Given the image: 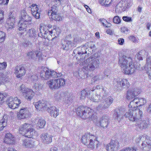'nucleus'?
<instances>
[{
  "mask_svg": "<svg viewBox=\"0 0 151 151\" xmlns=\"http://www.w3.org/2000/svg\"><path fill=\"white\" fill-rule=\"evenodd\" d=\"M55 97L56 100L63 102V98L65 97V94L63 92L57 93L55 94Z\"/></svg>",
  "mask_w": 151,
  "mask_h": 151,
  "instance_id": "nucleus-42",
  "label": "nucleus"
},
{
  "mask_svg": "<svg viewBox=\"0 0 151 151\" xmlns=\"http://www.w3.org/2000/svg\"><path fill=\"white\" fill-rule=\"evenodd\" d=\"M40 32L38 33L39 37L44 38L47 37V33L48 32V30H45L43 27H40Z\"/></svg>",
  "mask_w": 151,
  "mask_h": 151,
  "instance_id": "nucleus-40",
  "label": "nucleus"
},
{
  "mask_svg": "<svg viewBox=\"0 0 151 151\" xmlns=\"http://www.w3.org/2000/svg\"><path fill=\"white\" fill-rule=\"evenodd\" d=\"M62 46L61 48L64 50H68L74 46L73 45L72 42L70 40H65L62 43Z\"/></svg>",
  "mask_w": 151,
  "mask_h": 151,
  "instance_id": "nucleus-29",
  "label": "nucleus"
},
{
  "mask_svg": "<svg viewBox=\"0 0 151 151\" xmlns=\"http://www.w3.org/2000/svg\"><path fill=\"white\" fill-rule=\"evenodd\" d=\"M58 80V83L59 88L60 86H64L65 84V80L63 78H59L57 79Z\"/></svg>",
  "mask_w": 151,
  "mask_h": 151,
  "instance_id": "nucleus-48",
  "label": "nucleus"
},
{
  "mask_svg": "<svg viewBox=\"0 0 151 151\" xmlns=\"http://www.w3.org/2000/svg\"><path fill=\"white\" fill-rule=\"evenodd\" d=\"M4 141L5 143L7 144H11L14 143V138L10 133L6 134Z\"/></svg>",
  "mask_w": 151,
  "mask_h": 151,
  "instance_id": "nucleus-35",
  "label": "nucleus"
},
{
  "mask_svg": "<svg viewBox=\"0 0 151 151\" xmlns=\"http://www.w3.org/2000/svg\"><path fill=\"white\" fill-rule=\"evenodd\" d=\"M22 15L20 20V22H24L27 23V24L31 23L32 18L27 14V13L24 11H22L21 12Z\"/></svg>",
  "mask_w": 151,
  "mask_h": 151,
  "instance_id": "nucleus-23",
  "label": "nucleus"
},
{
  "mask_svg": "<svg viewBox=\"0 0 151 151\" xmlns=\"http://www.w3.org/2000/svg\"><path fill=\"white\" fill-rule=\"evenodd\" d=\"M4 18V12L1 10H0V24L3 22Z\"/></svg>",
  "mask_w": 151,
  "mask_h": 151,
  "instance_id": "nucleus-59",
  "label": "nucleus"
},
{
  "mask_svg": "<svg viewBox=\"0 0 151 151\" xmlns=\"http://www.w3.org/2000/svg\"><path fill=\"white\" fill-rule=\"evenodd\" d=\"M53 39L52 38L50 41L49 40L48 41L46 40L44 42V45L46 46H48L49 45H50L51 46H53V43L52 42V41H53Z\"/></svg>",
  "mask_w": 151,
  "mask_h": 151,
  "instance_id": "nucleus-64",
  "label": "nucleus"
},
{
  "mask_svg": "<svg viewBox=\"0 0 151 151\" xmlns=\"http://www.w3.org/2000/svg\"><path fill=\"white\" fill-rule=\"evenodd\" d=\"M6 66L7 64L6 62H4L2 63H0V70L5 69Z\"/></svg>",
  "mask_w": 151,
  "mask_h": 151,
  "instance_id": "nucleus-58",
  "label": "nucleus"
},
{
  "mask_svg": "<svg viewBox=\"0 0 151 151\" xmlns=\"http://www.w3.org/2000/svg\"><path fill=\"white\" fill-rule=\"evenodd\" d=\"M6 126V124L4 121H0V131L2 130Z\"/></svg>",
  "mask_w": 151,
  "mask_h": 151,
  "instance_id": "nucleus-63",
  "label": "nucleus"
},
{
  "mask_svg": "<svg viewBox=\"0 0 151 151\" xmlns=\"http://www.w3.org/2000/svg\"><path fill=\"white\" fill-rule=\"evenodd\" d=\"M31 25V23H29V24L24 22H20V21H19L18 24L19 29V31H24H24H25L27 30V28H28L29 26Z\"/></svg>",
  "mask_w": 151,
  "mask_h": 151,
  "instance_id": "nucleus-36",
  "label": "nucleus"
},
{
  "mask_svg": "<svg viewBox=\"0 0 151 151\" xmlns=\"http://www.w3.org/2000/svg\"><path fill=\"white\" fill-rule=\"evenodd\" d=\"M89 43L87 42L83 45V47H79L77 48L76 50L73 51V53L78 54L79 55H83L86 53V49L88 46Z\"/></svg>",
  "mask_w": 151,
  "mask_h": 151,
  "instance_id": "nucleus-20",
  "label": "nucleus"
},
{
  "mask_svg": "<svg viewBox=\"0 0 151 151\" xmlns=\"http://www.w3.org/2000/svg\"><path fill=\"white\" fill-rule=\"evenodd\" d=\"M36 57L38 58V60L39 61H40L42 60V53L40 52L37 51V54Z\"/></svg>",
  "mask_w": 151,
  "mask_h": 151,
  "instance_id": "nucleus-60",
  "label": "nucleus"
},
{
  "mask_svg": "<svg viewBox=\"0 0 151 151\" xmlns=\"http://www.w3.org/2000/svg\"><path fill=\"white\" fill-rule=\"evenodd\" d=\"M106 97L104 99H102V101L104 100L103 102V104H99L97 107L98 110L108 108L113 103V98L110 96L106 98Z\"/></svg>",
  "mask_w": 151,
  "mask_h": 151,
  "instance_id": "nucleus-10",
  "label": "nucleus"
},
{
  "mask_svg": "<svg viewBox=\"0 0 151 151\" xmlns=\"http://www.w3.org/2000/svg\"><path fill=\"white\" fill-rule=\"evenodd\" d=\"M52 136L47 133L42 134L40 135V138L42 142L46 144H48L52 141Z\"/></svg>",
  "mask_w": 151,
  "mask_h": 151,
  "instance_id": "nucleus-24",
  "label": "nucleus"
},
{
  "mask_svg": "<svg viewBox=\"0 0 151 151\" xmlns=\"http://www.w3.org/2000/svg\"><path fill=\"white\" fill-rule=\"evenodd\" d=\"M9 72L4 73L0 72V85L2 83L8 82L9 81Z\"/></svg>",
  "mask_w": 151,
  "mask_h": 151,
  "instance_id": "nucleus-27",
  "label": "nucleus"
},
{
  "mask_svg": "<svg viewBox=\"0 0 151 151\" xmlns=\"http://www.w3.org/2000/svg\"><path fill=\"white\" fill-rule=\"evenodd\" d=\"M94 55L91 56L84 61L85 63L87 64L83 67V70L86 76V77L90 76L89 72L93 71L99 67L100 62L99 60L95 58Z\"/></svg>",
  "mask_w": 151,
  "mask_h": 151,
  "instance_id": "nucleus-3",
  "label": "nucleus"
},
{
  "mask_svg": "<svg viewBox=\"0 0 151 151\" xmlns=\"http://www.w3.org/2000/svg\"><path fill=\"white\" fill-rule=\"evenodd\" d=\"M137 100V103L138 106H141L144 105L146 103V100L145 98L136 99Z\"/></svg>",
  "mask_w": 151,
  "mask_h": 151,
  "instance_id": "nucleus-47",
  "label": "nucleus"
},
{
  "mask_svg": "<svg viewBox=\"0 0 151 151\" xmlns=\"http://www.w3.org/2000/svg\"><path fill=\"white\" fill-rule=\"evenodd\" d=\"M148 125L147 121L142 119V117L139 118V119L136 122L135 124L136 128L140 130L145 129L148 127Z\"/></svg>",
  "mask_w": 151,
  "mask_h": 151,
  "instance_id": "nucleus-18",
  "label": "nucleus"
},
{
  "mask_svg": "<svg viewBox=\"0 0 151 151\" xmlns=\"http://www.w3.org/2000/svg\"><path fill=\"white\" fill-rule=\"evenodd\" d=\"M11 20V19H7L6 22L5 26L8 29H12L14 27L15 21H14L12 22Z\"/></svg>",
  "mask_w": 151,
  "mask_h": 151,
  "instance_id": "nucleus-43",
  "label": "nucleus"
},
{
  "mask_svg": "<svg viewBox=\"0 0 151 151\" xmlns=\"http://www.w3.org/2000/svg\"><path fill=\"white\" fill-rule=\"evenodd\" d=\"M40 76L42 79L46 80L51 77H58L61 76V73H58L53 70H50L47 68H44L40 72Z\"/></svg>",
  "mask_w": 151,
  "mask_h": 151,
  "instance_id": "nucleus-6",
  "label": "nucleus"
},
{
  "mask_svg": "<svg viewBox=\"0 0 151 151\" xmlns=\"http://www.w3.org/2000/svg\"><path fill=\"white\" fill-rule=\"evenodd\" d=\"M23 146L26 148H32L35 146V142L33 140H25L22 142Z\"/></svg>",
  "mask_w": 151,
  "mask_h": 151,
  "instance_id": "nucleus-25",
  "label": "nucleus"
},
{
  "mask_svg": "<svg viewBox=\"0 0 151 151\" xmlns=\"http://www.w3.org/2000/svg\"><path fill=\"white\" fill-rule=\"evenodd\" d=\"M138 106L137 100L136 99H134L133 101H131L129 105V109H132V110L137 109L136 108Z\"/></svg>",
  "mask_w": 151,
  "mask_h": 151,
  "instance_id": "nucleus-41",
  "label": "nucleus"
},
{
  "mask_svg": "<svg viewBox=\"0 0 151 151\" xmlns=\"http://www.w3.org/2000/svg\"><path fill=\"white\" fill-rule=\"evenodd\" d=\"M7 101L9 107L13 109L17 108L21 102V100L18 99L17 97L13 98L12 97L9 98Z\"/></svg>",
  "mask_w": 151,
  "mask_h": 151,
  "instance_id": "nucleus-11",
  "label": "nucleus"
},
{
  "mask_svg": "<svg viewBox=\"0 0 151 151\" xmlns=\"http://www.w3.org/2000/svg\"><path fill=\"white\" fill-rule=\"evenodd\" d=\"M57 79H52L48 81L47 83L51 89H56L59 88V86Z\"/></svg>",
  "mask_w": 151,
  "mask_h": 151,
  "instance_id": "nucleus-33",
  "label": "nucleus"
},
{
  "mask_svg": "<svg viewBox=\"0 0 151 151\" xmlns=\"http://www.w3.org/2000/svg\"><path fill=\"white\" fill-rule=\"evenodd\" d=\"M6 95L5 93H0V100L1 101V103L3 102L4 98L6 97Z\"/></svg>",
  "mask_w": 151,
  "mask_h": 151,
  "instance_id": "nucleus-62",
  "label": "nucleus"
},
{
  "mask_svg": "<svg viewBox=\"0 0 151 151\" xmlns=\"http://www.w3.org/2000/svg\"><path fill=\"white\" fill-rule=\"evenodd\" d=\"M17 117L19 119L27 118L29 115V111L27 108L21 109L17 113Z\"/></svg>",
  "mask_w": 151,
  "mask_h": 151,
  "instance_id": "nucleus-19",
  "label": "nucleus"
},
{
  "mask_svg": "<svg viewBox=\"0 0 151 151\" xmlns=\"http://www.w3.org/2000/svg\"><path fill=\"white\" fill-rule=\"evenodd\" d=\"M113 22L116 24H119L121 22V20L118 16H114L113 19Z\"/></svg>",
  "mask_w": 151,
  "mask_h": 151,
  "instance_id": "nucleus-50",
  "label": "nucleus"
},
{
  "mask_svg": "<svg viewBox=\"0 0 151 151\" xmlns=\"http://www.w3.org/2000/svg\"><path fill=\"white\" fill-rule=\"evenodd\" d=\"M129 83L128 80L125 79H119L116 81L115 88L118 90H122L124 88H128Z\"/></svg>",
  "mask_w": 151,
  "mask_h": 151,
  "instance_id": "nucleus-8",
  "label": "nucleus"
},
{
  "mask_svg": "<svg viewBox=\"0 0 151 151\" xmlns=\"http://www.w3.org/2000/svg\"><path fill=\"white\" fill-rule=\"evenodd\" d=\"M28 89V88H27L26 87H25L24 85L22 84L21 86L19 88V90L21 92H22L24 93V94L26 93V91Z\"/></svg>",
  "mask_w": 151,
  "mask_h": 151,
  "instance_id": "nucleus-56",
  "label": "nucleus"
},
{
  "mask_svg": "<svg viewBox=\"0 0 151 151\" xmlns=\"http://www.w3.org/2000/svg\"><path fill=\"white\" fill-rule=\"evenodd\" d=\"M5 39V33L4 32L0 31V42L4 41Z\"/></svg>",
  "mask_w": 151,
  "mask_h": 151,
  "instance_id": "nucleus-55",
  "label": "nucleus"
},
{
  "mask_svg": "<svg viewBox=\"0 0 151 151\" xmlns=\"http://www.w3.org/2000/svg\"><path fill=\"white\" fill-rule=\"evenodd\" d=\"M104 78V77L103 75L100 74L93 77L92 78V81L95 82L96 81L103 79Z\"/></svg>",
  "mask_w": 151,
  "mask_h": 151,
  "instance_id": "nucleus-46",
  "label": "nucleus"
},
{
  "mask_svg": "<svg viewBox=\"0 0 151 151\" xmlns=\"http://www.w3.org/2000/svg\"><path fill=\"white\" fill-rule=\"evenodd\" d=\"M27 35L29 38H35L36 35V32L34 28H31L30 29H27Z\"/></svg>",
  "mask_w": 151,
  "mask_h": 151,
  "instance_id": "nucleus-39",
  "label": "nucleus"
},
{
  "mask_svg": "<svg viewBox=\"0 0 151 151\" xmlns=\"http://www.w3.org/2000/svg\"><path fill=\"white\" fill-rule=\"evenodd\" d=\"M46 122L44 120L42 119H40L37 124V129H42L43 128Z\"/></svg>",
  "mask_w": 151,
  "mask_h": 151,
  "instance_id": "nucleus-44",
  "label": "nucleus"
},
{
  "mask_svg": "<svg viewBox=\"0 0 151 151\" xmlns=\"http://www.w3.org/2000/svg\"><path fill=\"white\" fill-rule=\"evenodd\" d=\"M76 111L77 115L84 119H88L94 122L96 121L97 117L96 114L93 110L88 107L80 106L77 109Z\"/></svg>",
  "mask_w": 151,
  "mask_h": 151,
  "instance_id": "nucleus-2",
  "label": "nucleus"
},
{
  "mask_svg": "<svg viewBox=\"0 0 151 151\" xmlns=\"http://www.w3.org/2000/svg\"><path fill=\"white\" fill-rule=\"evenodd\" d=\"M145 138L146 139L147 138H149V137L148 136H147L145 134H144L142 136H140L138 138H137L136 139V141L137 143H139L140 140H143Z\"/></svg>",
  "mask_w": 151,
  "mask_h": 151,
  "instance_id": "nucleus-53",
  "label": "nucleus"
},
{
  "mask_svg": "<svg viewBox=\"0 0 151 151\" xmlns=\"http://www.w3.org/2000/svg\"><path fill=\"white\" fill-rule=\"evenodd\" d=\"M140 93L139 89L137 88H131L129 89L127 92L126 98L131 101Z\"/></svg>",
  "mask_w": 151,
  "mask_h": 151,
  "instance_id": "nucleus-12",
  "label": "nucleus"
},
{
  "mask_svg": "<svg viewBox=\"0 0 151 151\" xmlns=\"http://www.w3.org/2000/svg\"><path fill=\"white\" fill-rule=\"evenodd\" d=\"M46 110L50 113L51 116L54 118H56L59 114L58 109L54 106L49 107L48 106Z\"/></svg>",
  "mask_w": 151,
  "mask_h": 151,
  "instance_id": "nucleus-22",
  "label": "nucleus"
},
{
  "mask_svg": "<svg viewBox=\"0 0 151 151\" xmlns=\"http://www.w3.org/2000/svg\"><path fill=\"white\" fill-rule=\"evenodd\" d=\"M126 109L125 108L120 107L115 109L114 111L113 115V118L115 120L120 121L123 118L124 113L125 112Z\"/></svg>",
  "mask_w": 151,
  "mask_h": 151,
  "instance_id": "nucleus-9",
  "label": "nucleus"
},
{
  "mask_svg": "<svg viewBox=\"0 0 151 151\" xmlns=\"http://www.w3.org/2000/svg\"><path fill=\"white\" fill-rule=\"evenodd\" d=\"M30 8L33 16L36 19H39L41 12V9L39 8V6L36 4H32L30 6Z\"/></svg>",
  "mask_w": 151,
  "mask_h": 151,
  "instance_id": "nucleus-15",
  "label": "nucleus"
},
{
  "mask_svg": "<svg viewBox=\"0 0 151 151\" xmlns=\"http://www.w3.org/2000/svg\"><path fill=\"white\" fill-rule=\"evenodd\" d=\"M94 90V89L88 91L86 90V89H84L82 90L79 93V98L80 99L82 100H84L88 96L91 94V92L93 91Z\"/></svg>",
  "mask_w": 151,
  "mask_h": 151,
  "instance_id": "nucleus-31",
  "label": "nucleus"
},
{
  "mask_svg": "<svg viewBox=\"0 0 151 151\" xmlns=\"http://www.w3.org/2000/svg\"><path fill=\"white\" fill-rule=\"evenodd\" d=\"M120 151H137V149L135 147H127L123 149Z\"/></svg>",
  "mask_w": 151,
  "mask_h": 151,
  "instance_id": "nucleus-57",
  "label": "nucleus"
},
{
  "mask_svg": "<svg viewBox=\"0 0 151 151\" xmlns=\"http://www.w3.org/2000/svg\"><path fill=\"white\" fill-rule=\"evenodd\" d=\"M96 93L90 97L91 100L95 102L102 101L108 96V93L106 92L103 86L101 85H97L96 87Z\"/></svg>",
  "mask_w": 151,
  "mask_h": 151,
  "instance_id": "nucleus-4",
  "label": "nucleus"
},
{
  "mask_svg": "<svg viewBox=\"0 0 151 151\" xmlns=\"http://www.w3.org/2000/svg\"><path fill=\"white\" fill-rule=\"evenodd\" d=\"M119 146V143L117 141L112 140L106 145V149L107 151H115L118 149Z\"/></svg>",
  "mask_w": 151,
  "mask_h": 151,
  "instance_id": "nucleus-17",
  "label": "nucleus"
},
{
  "mask_svg": "<svg viewBox=\"0 0 151 151\" xmlns=\"http://www.w3.org/2000/svg\"><path fill=\"white\" fill-rule=\"evenodd\" d=\"M96 125L98 126H101L104 128H106L110 122L108 116H104L100 119L99 122H95Z\"/></svg>",
  "mask_w": 151,
  "mask_h": 151,
  "instance_id": "nucleus-13",
  "label": "nucleus"
},
{
  "mask_svg": "<svg viewBox=\"0 0 151 151\" xmlns=\"http://www.w3.org/2000/svg\"><path fill=\"white\" fill-rule=\"evenodd\" d=\"M100 145L101 143L97 140V138L95 137V139H90V141L86 145L89 148L94 149L95 145L96 146V147L97 148Z\"/></svg>",
  "mask_w": 151,
  "mask_h": 151,
  "instance_id": "nucleus-28",
  "label": "nucleus"
},
{
  "mask_svg": "<svg viewBox=\"0 0 151 151\" xmlns=\"http://www.w3.org/2000/svg\"><path fill=\"white\" fill-rule=\"evenodd\" d=\"M35 93L32 90L28 89L24 95H25L26 99L30 100L33 98Z\"/></svg>",
  "mask_w": 151,
  "mask_h": 151,
  "instance_id": "nucleus-37",
  "label": "nucleus"
},
{
  "mask_svg": "<svg viewBox=\"0 0 151 151\" xmlns=\"http://www.w3.org/2000/svg\"><path fill=\"white\" fill-rule=\"evenodd\" d=\"M149 138L145 139L142 144V151H150L151 148V140Z\"/></svg>",
  "mask_w": 151,
  "mask_h": 151,
  "instance_id": "nucleus-21",
  "label": "nucleus"
},
{
  "mask_svg": "<svg viewBox=\"0 0 151 151\" xmlns=\"http://www.w3.org/2000/svg\"><path fill=\"white\" fill-rule=\"evenodd\" d=\"M119 63L123 73L126 74L133 73L135 71L133 59L131 57L123 55L119 58Z\"/></svg>",
  "mask_w": 151,
  "mask_h": 151,
  "instance_id": "nucleus-1",
  "label": "nucleus"
},
{
  "mask_svg": "<svg viewBox=\"0 0 151 151\" xmlns=\"http://www.w3.org/2000/svg\"><path fill=\"white\" fill-rule=\"evenodd\" d=\"M42 86L41 84L37 83L35 84L33 87L37 91H40L42 89Z\"/></svg>",
  "mask_w": 151,
  "mask_h": 151,
  "instance_id": "nucleus-52",
  "label": "nucleus"
},
{
  "mask_svg": "<svg viewBox=\"0 0 151 151\" xmlns=\"http://www.w3.org/2000/svg\"><path fill=\"white\" fill-rule=\"evenodd\" d=\"M91 138L95 139V137L94 135H91L90 133H86L82 136L81 140L83 144L86 145Z\"/></svg>",
  "mask_w": 151,
  "mask_h": 151,
  "instance_id": "nucleus-26",
  "label": "nucleus"
},
{
  "mask_svg": "<svg viewBox=\"0 0 151 151\" xmlns=\"http://www.w3.org/2000/svg\"><path fill=\"white\" fill-rule=\"evenodd\" d=\"M146 61V70L149 78L151 79V56L147 58Z\"/></svg>",
  "mask_w": 151,
  "mask_h": 151,
  "instance_id": "nucleus-34",
  "label": "nucleus"
},
{
  "mask_svg": "<svg viewBox=\"0 0 151 151\" xmlns=\"http://www.w3.org/2000/svg\"><path fill=\"white\" fill-rule=\"evenodd\" d=\"M37 51L32 50L28 52L27 54V56L29 59H34L36 57Z\"/></svg>",
  "mask_w": 151,
  "mask_h": 151,
  "instance_id": "nucleus-45",
  "label": "nucleus"
},
{
  "mask_svg": "<svg viewBox=\"0 0 151 151\" xmlns=\"http://www.w3.org/2000/svg\"><path fill=\"white\" fill-rule=\"evenodd\" d=\"M32 127V125L30 124L27 123H25L21 125L19 129V132L22 135L24 134L25 132L28 129H29Z\"/></svg>",
  "mask_w": 151,
  "mask_h": 151,
  "instance_id": "nucleus-30",
  "label": "nucleus"
},
{
  "mask_svg": "<svg viewBox=\"0 0 151 151\" xmlns=\"http://www.w3.org/2000/svg\"><path fill=\"white\" fill-rule=\"evenodd\" d=\"M68 94L65 95V97L63 98V103H65L68 104L70 101V98L68 97Z\"/></svg>",
  "mask_w": 151,
  "mask_h": 151,
  "instance_id": "nucleus-54",
  "label": "nucleus"
},
{
  "mask_svg": "<svg viewBox=\"0 0 151 151\" xmlns=\"http://www.w3.org/2000/svg\"><path fill=\"white\" fill-rule=\"evenodd\" d=\"M22 135L28 138H31L33 136H37L38 135V133L34 129L31 127L29 129H28L26 132H25L24 134Z\"/></svg>",
  "mask_w": 151,
  "mask_h": 151,
  "instance_id": "nucleus-32",
  "label": "nucleus"
},
{
  "mask_svg": "<svg viewBox=\"0 0 151 151\" xmlns=\"http://www.w3.org/2000/svg\"><path fill=\"white\" fill-rule=\"evenodd\" d=\"M8 19H11L12 22L15 21V17L14 16V13L13 12H10L8 14Z\"/></svg>",
  "mask_w": 151,
  "mask_h": 151,
  "instance_id": "nucleus-49",
  "label": "nucleus"
},
{
  "mask_svg": "<svg viewBox=\"0 0 151 151\" xmlns=\"http://www.w3.org/2000/svg\"><path fill=\"white\" fill-rule=\"evenodd\" d=\"M57 11V6L53 5L47 12L49 18L55 21H61L62 20V17L58 14Z\"/></svg>",
  "mask_w": 151,
  "mask_h": 151,
  "instance_id": "nucleus-7",
  "label": "nucleus"
},
{
  "mask_svg": "<svg viewBox=\"0 0 151 151\" xmlns=\"http://www.w3.org/2000/svg\"><path fill=\"white\" fill-rule=\"evenodd\" d=\"M26 72L24 66L23 65H21L16 67L14 73L17 78H20L25 75Z\"/></svg>",
  "mask_w": 151,
  "mask_h": 151,
  "instance_id": "nucleus-14",
  "label": "nucleus"
},
{
  "mask_svg": "<svg viewBox=\"0 0 151 151\" xmlns=\"http://www.w3.org/2000/svg\"><path fill=\"white\" fill-rule=\"evenodd\" d=\"M143 116L142 111L139 109L134 110L129 109L124 114V116L128 118L130 120L136 122L139 118L142 117Z\"/></svg>",
  "mask_w": 151,
  "mask_h": 151,
  "instance_id": "nucleus-5",
  "label": "nucleus"
},
{
  "mask_svg": "<svg viewBox=\"0 0 151 151\" xmlns=\"http://www.w3.org/2000/svg\"><path fill=\"white\" fill-rule=\"evenodd\" d=\"M110 73L111 71L109 69H105L104 72V75H103L104 77L105 78V76L108 77L110 75Z\"/></svg>",
  "mask_w": 151,
  "mask_h": 151,
  "instance_id": "nucleus-61",
  "label": "nucleus"
},
{
  "mask_svg": "<svg viewBox=\"0 0 151 151\" xmlns=\"http://www.w3.org/2000/svg\"><path fill=\"white\" fill-rule=\"evenodd\" d=\"M49 104L48 103L43 100L39 101L38 102H35L34 104L36 108L38 110L43 111L46 110Z\"/></svg>",
  "mask_w": 151,
  "mask_h": 151,
  "instance_id": "nucleus-16",
  "label": "nucleus"
},
{
  "mask_svg": "<svg viewBox=\"0 0 151 151\" xmlns=\"http://www.w3.org/2000/svg\"><path fill=\"white\" fill-rule=\"evenodd\" d=\"M148 52L145 50H142L139 52L135 55V58L139 60H142L143 56H147Z\"/></svg>",
  "mask_w": 151,
  "mask_h": 151,
  "instance_id": "nucleus-38",
  "label": "nucleus"
},
{
  "mask_svg": "<svg viewBox=\"0 0 151 151\" xmlns=\"http://www.w3.org/2000/svg\"><path fill=\"white\" fill-rule=\"evenodd\" d=\"M101 3H103L104 5L106 7L109 6L112 0H99Z\"/></svg>",
  "mask_w": 151,
  "mask_h": 151,
  "instance_id": "nucleus-51",
  "label": "nucleus"
}]
</instances>
